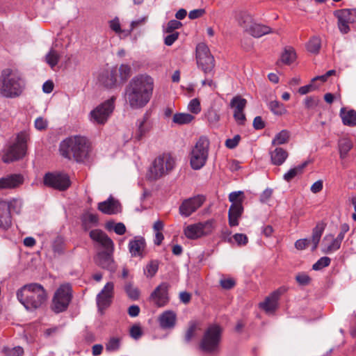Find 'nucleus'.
Masks as SVG:
<instances>
[{
	"instance_id": "obj_25",
	"label": "nucleus",
	"mask_w": 356,
	"mask_h": 356,
	"mask_svg": "<svg viewBox=\"0 0 356 356\" xmlns=\"http://www.w3.org/2000/svg\"><path fill=\"white\" fill-rule=\"evenodd\" d=\"M146 243L141 237H135L129 243V250L132 257H143Z\"/></svg>"
},
{
	"instance_id": "obj_14",
	"label": "nucleus",
	"mask_w": 356,
	"mask_h": 356,
	"mask_svg": "<svg viewBox=\"0 0 356 356\" xmlns=\"http://www.w3.org/2000/svg\"><path fill=\"white\" fill-rule=\"evenodd\" d=\"M116 70L109 67L101 71L97 76L98 83L103 87L112 89L120 86L117 77Z\"/></svg>"
},
{
	"instance_id": "obj_1",
	"label": "nucleus",
	"mask_w": 356,
	"mask_h": 356,
	"mask_svg": "<svg viewBox=\"0 0 356 356\" xmlns=\"http://www.w3.org/2000/svg\"><path fill=\"white\" fill-rule=\"evenodd\" d=\"M154 79L147 74L134 76L125 88V99L133 109L145 107L150 101L154 90Z\"/></svg>"
},
{
	"instance_id": "obj_54",
	"label": "nucleus",
	"mask_w": 356,
	"mask_h": 356,
	"mask_svg": "<svg viewBox=\"0 0 356 356\" xmlns=\"http://www.w3.org/2000/svg\"><path fill=\"white\" fill-rule=\"evenodd\" d=\"M196 329V323L194 322L190 323L188 328L185 334V341L186 342H189L194 337Z\"/></svg>"
},
{
	"instance_id": "obj_9",
	"label": "nucleus",
	"mask_w": 356,
	"mask_h": 356,
	"mask_svg": "<svg viewBox=\"0 0 356 356\" xmlns=\"http://www.w3.org/2000/svg\"><path fill=\"white\" fill-rule=\"evenodd\" d=\"M115 100V97H112L92 110L89 113L90 122L98 125L104 124L113 112Z\"/></svg>"
},
{
	"instance_id": "obj_49",
	"label": "nucleus",
	"mask_w": 356,
	"mask_h": 356,
	"mask_svg": "<svg viewBox=\"0 0 356 356\" xmlns=\"http://www.w3.org/2000/svg\"><path fill=\"white\" fill-rule=\"evenodd\" d=\"M321 48V40L317 37L312 38L307 44V49L312 53L316 54Z\"/></svg>"
},
{
	"instance_id": "obj_2",
	"label": "nucleus",
	"mask_w": 356,
	"mask_h": 356,
	"mask_svg": "<svg viewBox=\"0 0 356 356\" xmlns=\"http://www.w3.org/2000/svg\"><path fill=\"white\" fill-rule=\"evenodd\" d=\"M17 298L27 310L40 308L47 300V293L38 283L24 285L17 291Z\"/></svg>"
},
{
	"instance_id": "obj_41",
	"label": "nucleus",
	"mask_w": 356,
	"mask_h": 356,
	"mask_svg": "<svg viewBox=\"0 0 356 356\" xmlns=\"http://www.w3.org/2000/svg\"><path fill=\"white\" fill-rule=\"evenodd\" d=\"M184 234L189 239H197L202 238L199 229L195 223L187 225L184 229Z\"/></svg>"
},
{
	"instance_id": "obj_51",
	"label": "nucleus",
	"mask_w": 356,
	"mask_h": 356,
	"mask_svg": "<svg viewBox=\"0 0 356 356\" xmlns=\"http://www.w3.org/2000/svg\"><path fill=\"white\" fill-rule=\"evenodd\" d=\"M331 259L327 257H323L319 259L312 266L314 270H319L330 265Z\"/></svg>"
},
{
	"instance_id": "obj_11",
	"label": "nucleus",
	"mask_w": 356,
	"mask_h": 356,
	"mask_svg": "<svg viewBox=\"0 0 356 356\" xmlns=\"http://www.w3.org/2000/svg\"><path fill=\"white\" fill-rule=\"evenodd\" d=\"M72 298V289L68 284H62L56 290L52 300V309L62 312L67 309Z\"/></svg>"
},
{
	"instance_id": "obj_58",
	"label": "nucleus",
	"mask_w": 356,
	"mask_h": 356,
	"mask_svg": "<svg viewBox=\"0 0 356 356\" xmlns=\"http://www.w3.org/2000/svg\"><path fill=\"white\" fill-rule=\"evenodd\" d=\"M147 17H143L137 20L132 21L131 23L130 29H128L129 31H130V34L134 29L145 25V24L147 22Z\"/></svg>"
},
{
	"instance_id": "obj_48",
	"label": "nucleus",
	"mask_w": 356,
	"mask_h": 356,
	"mask_svg": "<svg viewBox=\"0 0 356 356\" xmlns=\"http://www.w3.org/2000/svg\"><path fill=\"white\" fill-rule=\"evenodd\" d=\"M320 99L316 96H308L304 100V104L307 109H314L318 106Z\"/></svg>"
},
{
	"instance_id": "obj_55",
	"label": "nucleus",
	"mask_w": 356,
	"mask_h": 356,
	"mask_svg": "<svg viewBox=\"0 0 356 356\" xmlns=\"http://www.w3.org/2000/svg\"><path fill=\"white\" fill-rule=\"evenodd\" d=\"M34 126L37 130H45L48 127V121L42 117H38L35 120Z\"/></svg>"
},
{
	"instance_id": "obj_21",
	"label": "nucleus",
	"mask_w": 356,
	"mask_h": 356,
	"mask_svg": "<svg viewBox=\"0 0 356 356\" xmlns=\"http://www.w3.org/2000/svg\"><path fill=\"white\" fill-rule=\"evenodd\" d=\"M342 241L341 237H334L333 234H326L322 241V252L329 254L337 251L341 247Z\"/></svg>"
},
{
	"instance_id": "obj_16",
	"label": "nucleus",
	"mask_w": 356,
	"mask_h": 356,
	"mask_svg": "<svg viewBox=\"0 0 356 356\" xmlns=\"http://www.w3.org/2000/svg\"><path fill=\"white\" fill-rule=\"evenodd\" d=\"M287 291L285 286H281L273 291L265 300L259 303V307L266 313H273L277 307V301L280 297Z\"/></svg>"
},
{
	"instance_id": "obj_26",
	"label": "nucleus",
	"mask_w": 356,
	"mask_h": 356,
	"mask_svg": "<svg viewBox=\"0 0 356 356\" xmlns=\"http://www.w3.org/2000/svg\"><path fill=\"white\" fill-rule=\"evenodd\" d=\"M243 210L242 203H235L231 205L228 212L229 225L231 227L238 225V219L241 216Z\"/></svg>"
},
{
	"instance_id": "obj_56",
	"label": "nucleus",
	"mask_w": 356,
	"mask_h": 356,
	"mask_svg": "<svg viewBox=\"0 0 356 356\" xmlns=\"http://www.w3.org/2000/svg\"><path fill=\"white\" fill-rule=\"evenodd\" d=\"M125 291L128 296L133 300H136L139 296L138 290L130 284L125 286Z\"/></svg>"
},
{
	"instance_id": "obj_17",
	"label": "nucleus",
	"mask_w": 356,
	"mask_h": 356,
	"mask_svg": "<svg viewBox=\"0 0 356 356\" xmlns=\"http://www.w3.org/2000/svg\"><path fill=\"white\" fill-rule=\"evenodd\" d=\"M168 289L169 284L163 282L152 293L150 298L158 307H163L168 303L169 300Z\"/></svg>"
},
{
	"instance_id": "obj_52",
	"label": "nucleus",
	"mask_w": 356,
	"mask_h": 356,
	"mask_svg": "<svg viewBox=\"0 0 356 356\" xmlns=\"http://www.w3.org/2000/svg\"><path fill=\"white\" fill-rule=\"evenodd\" d=\"M296 280L300 286H307L311 282V277L305 273H299L296 275Z\"/></svg>"
},
{
	"instance_id": "obj_4",
	"label": "nucleus",
	"mask_w": 356,
	"mask_h": 356,
	"mask_svg": "<svg viewBox=\"0 0 356 356\" xmlns=\"http://www.w3.org/2000/svg\"><path fill=\"white\" fill-rule=\"evenodd\" d=\"M25 88V83L21 74L11 69L2 70L0 76V94L6 98L20 96Z\"/></svg>"
},
{
	"instance_id": "obj_35",
	"label": "nucleus",
	"mask_w": 356,
	"mask_h": 356,
	"mask_svg": "<svg viewBox=\"0 0 356 356\" xmlns=\"http://www.w3.org/2000/svg\"><path fill=\"white\" fill-rule=\"evenodd\" d=\"M338 147L340 158L343 159L347 156L349 151L352 149L353 143L351 140L348 138H342L339 140Z\"/></svg>"
},
{
	"instance_id": "obj_38",
	"label": "nucleus",
	"mask_w": 356,
	"mask_h": 356,
	"mask_svg": "<svg viewBox=\"0 0 356 356\" xmlns=\"http://www.w3.org/2000/svg\"><path fill=\"white\" fill-rule=\"evenodd\" d=\"M307 162H305L293 168L290 169L284 175V179L286 181H291L296 176L301 175L304 168L307 166Z\"/></svg>"
},
{
	"instance_id": "obj_7",
	"label": "nucleus",
	"mask_w": 356,
	"mask_h": 356,
	"mask_svg": "<svg viewBox=\"0 0 356 356\" xmlns=\"http://www.w3.org/2000/svg\"><path fill=\"white\" fill-rule=\"evenodd\" d=\"M175 159L169 154H163L156 157L149 168L147 177L151 180H156L169 174L175 167Z\"/></svg>"
},
{
	"instance_id": "obj_5",
	"label": "nucleus",
	"mask_w": 356,
	"mask_h": 356,
	"mask_svg": "<svg viewBox=\"0 0 356 356\" xmlns=\"http://www.w3.org/2000/svg\"><path fill=\"white\" fill-rule=\"evenodd\" d=\"M222 328L217 325H210L204 331L200 342V348L203 352L213 354L220 350Z\"/></svg>"
},
{
	"instance_id": "obj_6",
	"label": "nucleus",
	"mask_w": 356,
	"mask_h": 356,
	"mask_svg": "<svg viewBox=\"0 0 356 356\" xmlns=\"http://www.w3.org/2000/svg\"><path fill=\"white\" fill-rule=\"evenodd\" d=\"M30 139L29 134L26 131L19 132L14 144L3 151L2 161L8 163L24 157L27 150V142Z\"/></svg>"
},
{
	"instance_id": "obj_18",
	"label": "nucleus",
	"mask_w": 356,
	"mask_h": 356,
	"mask_svg": "<svg viewBox=\"0 0 356 356\" xmlns=\"http://www.w3.org/2000/svg\"><path fill=\"white\" fill-rule=\"evenodd\" d=\"M113 283L108 282L97 295V304L99 309L103 310L110 305L113 298Z\"/></svg>"
},
{
	"instance_id": "obj_27",
	"label": "nucleus",
	"mask_w": 356,
	"mask_h": 356,
	"mask_svg": "<svg viewBox=\"0 0 356 356\" xmlns=\"http://www.w3.org/2000/svg\"><path fill=\"white\" fill-rule=\"evenodd\" d=\"M176 320V314L172 311H165L162 313L159 318L160 326L163 329L174 327Z\"/></svg>"
},
{
	"instance_id": "obj_61",
	"label": "nucleus",
	"mask_w": 356,
	"mask_h": 356,
	"mask_svg": "<svg viewBox=\"0 0 356 356\" xmlns=\"http://www.w3.org/2000/svg\"><path fill=\"white\" fill-rule=\"evenodd\" d=\"M182 26V24L177 20L172 19L170 20L167 25L166 27V32L167 33H171L173 32L175 30L179 29Z\"/></svg>"
},
{
	"instance_id": "obj_22",
	"label": "nucleus",
	"mask_w": 356,
	"mask_h": 356,
	"mask_svg": "<svg viewBox=\"0 0 356 356\" xmlns=\"http://www.w3.org/2000/svg\"><path fill=\"white\" fill-rule=\"evenodd\" d=\"M90 237L100 244L106 250L113 252V242L103 231L92 230L90 232Z\"/></svg>"
},
{
	"instance_id": "obj_45",
	"label": "nucleus",
	"mask_w": 356,
	"mask_h": 356,
	"mask_svg": "<svg viewBox=\"0 0 356 356\" xmlns=\"http://www.w3.org/2000/svg\"><path fill=\"white\" fill-rule=\"evenodd\" d=\"M289 136V132L288 131L285 129L282 130L275 135V138L272 140V144L274 145L285 144L288 142Z\"/></svg>"
},
{
	"instance_id": "obj_43",
	"label": "nucleus",
	"mask_w": 356,
	"mask_h": 356,
	"mask_svg": "<svg viewBox=\"0 0 356 356\" xmlns=\"http://www.w3.org/2000/svg\"><path fill=\"white\" fill-rule=\"evenodd\" d=\"M296 58V53L292 48L285 49L282 54L280 60L286 65L292 63Z\"/></svg>"
},
{
	"instance_id": "obj_28",
	"label": "nucleus",
	"mask_w": 356,
	"mask_h": 356,
	"mask_svg": "<svg viewBox=\"0 0 356 356\" xmlns=\"http://www.w3.org/2000/svg\"><path fill=\"white\" fill-rule=\"evenodd\" d=\"M113 67L117 71L116 74L120 86L125 83L132 74V69L127 64H121L120 66H114Z\"/></svg>"
},
{
	"instance_id": "obj_29",
	"label": "nucleus",
	"mask_w": 356,
	"mask_h": 356,
	"mask_svg": "<svg viewBox=\"0 0 356 356\" xmlns=\"http://www.w3.org/2000/svg\"><path fill=\"white\" fill-rule=\"evenodd\" d=\"M246 31L254 38H260L273 32L270 27L257 23L252 24Z\"/></svg>"
},
{
	"instance_id": "obj_60",
	"label": "nucleus",
	"mask_w": 356,
	"mask_h": 356,
	"mask_svg": "<svg viewBox=\"0 0 356 356\" xmlns=\"http://www.w3.org/2000/svg\"><path fill=\"white\" fill-rule=\"evenodd\" d=\"M234 118L238 125H244L246 122V117L244 111H234Z\"/></svg>"
},
{
	"instance_id": "obj_23",
	"label": "nucleus",
	"mask_w": 356,
	"mask_h": 356,
	"mask_svg": "<svg viewBox=\"0 0 356 356\" xmlns=\"http://www.w3.org/2000/svg\"><path fill=\"white\" fill-rule=\"evenodd\" d=\"M24 182V177L20 174H11L0 178V190L13 189L19 187Z\"/></svg>"
},
{
	"instance_id": "obj_12",
	"label": "nucleus",
	"mask_w": 356,
	"mask_h": 356,
	"mask_svg": "<svg viewBox=\"0 0 356 356\" xmlns=\"http://www.w3.org/2000/svg\"><path fill=\"white\" fill-rule=\"evenodd\" d=\"M197 64L206 74L211 72L214 67V58L205 43H200L196 47Z\"/></svg>"
},
{
	"instance_id": "obj_44",
	"label": "nucleus",
	"mask_w": 356,
	"mask_h": 356,
	"mask_svg": "<svg viewBox=\"0 0 356 356\" xmlns=\"http://www.w3.org/2000/svg\"><path fill=\"white\" fill-rule=\"evenodd\" d=\"M60 57V56L57 51L54 49H51L45 56V60L51 68H54L58 64Z\"/></svg>"
},
{
	"instance_id": "obj_64",
	"label": "nucleus",
	"mask_w": 356,
	"mask_h": 356,
	"mask_svg": "<svg viewBox=\"0 0 356 356\" xmlns=\"http://www.w3.org/2000/svg\"><path fill=\"white\" fill-rule=\"evenodd\" d=\"M53 250L54 252L58 253V254L63 252L64 245L61 239L58 238L54 241L53 245Z\"/></svg>"
},
{
	"instance_id": "obj_40",
	"label": "nucleus",
	"mask_w": 356,
	"mask_h": 356,
	"mask_svg": "<svg viewBox=\"0 0 356 356\" xmlns=\"http://www.w3.org/2000/svg\"><path fill=\"white\" fill-rule=\"evenodd\" d=\"M247 101L241 96L234 97L230 102V106L234 111H244Z\"/></svg>"
},
{
	"instance_id": "obj_34",
	"label": "nucleus",
	"mask_w": 356,
	"mask_h": 356,
	"mask_svg": "<svg viewBox=\"0 0 356 356\" xmlns=\"http://www.w3.org/2000/svg\"><path fill=\"white\" fill-rule=\"evenodd\" d=\"M122 343V337H111L105 343V348L108 353H113L120 350Z\"/></svg>"
},
{
	"instance_id": "obj_20",
	"label": "nucleus",
	"mask_w": 356,
	"mask_h": 356,
	"mask_svg": "<svg viewBox=\"0 0 356 356\" xmlns=\"http://www.w3.org/2000/svg\"><path fill=\"white\" fill-rule=\"evenodd\" d=\"M113 252L104 250L99 252L95 257V263L100 267L110 271H115V264L112 257Z\"/></svg>"
},
{
	"instance_id": "obj_42",
	"label": "nucleus",
	"mask_w": 356,
	"mask_h": 356,
	"mask_svg": "<svg viewBox=\"0 0 356 356\" xmlns=\"http://www.w3.org/2000/svg\"><path fill=\"white\" fill-rule=\"evenodd\" d=\"M324 227L321 225H317L312 231V242L313 243L312 250L316 249L318 243L320 241L321 237L323 232Z\"/></svg>"
},
{
	"instance_id": "obj_50",
	"label": "nucleus",
	"mask_w": 356,
	"mask_h": 356,
	"mask_svg": "<svg viewBox=\"0 0 356 356\" xmlns=\"http://www.w3.org/2000/svg\"><path fill=\"white\" fill-rule=\"evenodd\" d=\"M206 118L211 124H216L220 120V115L217 111L210 108L206 113Z\"/></svg>"
},
{
	"instance_id": "obj_53",
	"label": "nucleus",
	"mask_w": 356,
	"mask_h": 356,
	"mask_svg": "<svg viewBox=\"0 0 356 356\" xmlns=\"http://www.w3.org/2000/svg\"><path fill=\"white\" fill-rule=\"evenodd\" d=\"M188 109L194 114H197L201 111L200 102L198 99H193L188 104Z\"/></svg>"
},
{
	"instance_id": "obj_46",
	"label": "nucleus",
	"mask_w": 356,
	"mask_h": 356,
	"mask_svg": "<svg viewBox=\"0 0 356 356\" xmlns=\"http://www.w3.org/2000/svg\"><path fill=\"white\" fill-rule=\"evenodd\" d=\"M268 107L275 115H281L286 111L284 104L276 100L271 101L268 104Z\"/></svg>"
},
{
	"instance_id": "obj_59",
	"label": "nucleus",
	"mask_w": 356,
	"mask_h": 356,
	"mask_svg": "<svg viewBox=\"0 0 356 356\" xmlns=\"http://www.w3.org/2000/svg\"><path fill=\"white\" fill-rule=\"evenodd\" d=\"M5 352L8 356H22L24 354V350L22 347L17 346L13 348H6Z\"/></svg>"
},
{
	"instance_id": "obj_13",
	"label": "nucleus",
	"mask_w": 356,
	"mask_h": 356,
	"mask_svg": "<svg viewBox=\"0 0 356 356\" xmlns=\"http://www.w3.org/2000/svg\"><path fill=\"white\" fill-rule=\"evenodd\" d=\"M44 184L59 191L66 190L70 185L69 177L60 173H47L44 177Z\"/></svg>"
},
{
	"instance_id": "obj_33",
	"label": "nucleus",
	"mask_w": 356,
	"mask_h": 356,
	"mask_svg": "<svg viewBox=\"0 0 356 356\" xmlns=\"http://www.w3.org/2000/svg\"><path fill=\"white\" fill-rule=\"evenodd\" d=\"M109 27L120 38H125L130 35V31L128 29H122L120 20L118 17L109 21Z\"/></svg>"
},
{
	"instance_id": "obj_32",
	"label": "nucleus",
	"mask_w": 356,
	"mask_h": 356,
	"mask_svg": "<svg viewBox=\"0 0 356 356\" xmlns=\"http://www.w3.org/2000/svg\"><path fill=\"white\" fill-rule=\"evenodd\" d=\"M202 237L211 234L216 227V221L213 219H209L204 222L195 223Z\"/></svg>"
},
{
	"instance_id": "obj_57",
	"label": "nucleus",
	"mask_w": 356,
	"mask_h": 356,
	"mask_svg": "<svg viewBox=\"0 0 356 356\" xmlns=\"http://www.w3.org/2000/svg\"><path fill=\"white\" fill-rule=\"evenodd\" d=\"M130 336L137 340L141 337L143 332L141 327L138 325H134L130 328Z\"/></svg>"
},
{
	"instance_id": "obj_37",
	"label": "nucleus",
	"mask_w": 356,
	"mask_h": 356,
	"mask_svg": "<svg viewBox=\"0 0 356 356\" xmlns=\"http://www.w3.org/2000/svg\"><path fill=\"white\" fill-rule=\"evenodd\" d=\"M194 116L189 113H175L172 118V122L179 125L187 124L194 120Z\"/></svg>"
},
{
	"instance_id": "obj_31",
	"label": "nucleus",
	"mask_w": 356,
	"mask_h": 356,
	"mask_svg": "<svg viewBox=\"0 0 356 356\" xmlns=\"http://www.w3.org/2000/svg\"><path fill=\"white\" fill-rule=\"evenodd\" d=\"M98 209L105 214L116 213L118 212L117 202L113 198H108L98 204Z\"/></svg>"
},
{
	"instance_id": "obj_62",
	"label": "nucleus",
	"mask_w": 356,
	"mask_h": 356,
	"mask_svg": "<svg viewBox=\"0 0 356 356\" xmlns=\"http://www.w3.org/2000/svg\"><path fill=\"white\" fill-rule=\"evenodd\" d=\"M241 140V137L239 135H236L233 138H228L225 141V145L229 149H234L236 147L239 141Z\"/></svg>"
},
{
	"instance_id": "obj_36",
	"label": "nucleus",
	"mask_w": 356,
	"mask_h": 356,
	"mask_svg": "<svg viewBox=\"0 0 356 356\" xmlns=\"http://www.w3.org/2000/svg\"><path fill=\"white\" fill-rule=\"evenodd\" d=\"M341 117L345 125L352 127L356 124V111L354 110L345 111L343 109H341Z\"/></svg>"
},
{
	"instance_id": "obj_19",
	"label": "nucleus",
	"mask_w": 356,
	"mask_h": 356,
	"mask_svg": "<svg viewBox=\"0 0 356 356\" xmlns=\"http://www.w3.org/2000/svg\"><path fill=\"white\" fill-rule=\"evenodd\" d=\"M335 16L338 19V26L342 33H347L350 31L349 24L354 22L353 12L348 9L337 10Z\"/></svg>"
},
{
	"instance_id": "obj_24",
	"label": "nucleus",
	"mask_w": 356,
	"mask_h": 356,
	"mask_svg": "<svg viewBox=\"0 0 356 356\" xmlns=\"http://www.w3.org/2000/svg\"><path fill=\"white\" fill-rule=\"evenodd\" d=\"M136 126L137 129L134 133V138L137 140H140L152 129V125L147 115L137 121Z\"/></svg>"
},
{
	"instance_id": "obj_47",
	"label": "nucleus",
	"mask_w": 356,
	"mask_h": 356,
	"mask_svg": "<svg viewBox=\"0 0 356 356\" xmlns=\"http://www.w3.org/2000/svg\"><path fill=\"white\" fill-rule=\"evenodd\" d=\"M159 269V261L156 260L151 261L147 264L144 272L147 277H152L156 273Z\"/></svg>"
},
{
	"instance_id": "obj_30",
	"label": "nucleus",
	"mask_w": 356,
	"mask_h": 356,
	"mask_svg": "<svg viewBox=\"0 0 356 356\" xmlns=\"http://www.w3.org/2000/svg\"><path fill=\"white\" fill-rule=\"evenodd\" d=\"M270 160L273 165H281L287 159L288 152L282 147H276L270 152Z\"/></svg>"
},
{
	"instance_id": "obj_10",
	"label": "nucleus",
	"mask_w": 356,
	"mask_h": 356,
	"mask_svg": "<svg viewBox=\"0 0 356 356\" xmlns=\"http://www.w3.org/2000/svg\"><path fill=\"white\" fill-rule=\"evenodd\" d=\"M22 207V202L17 199L10 200H0V228L3 229H8L12 223V217L10 211L13 210L16 213H19Z\"/></svg>"
},
{
	"instance_id": "obj_8",
	"label": "nucleus",
	"mask_w": 356,
	"mask_h": 356,
	"mask_svg": "<svg viewBox=\"0 0 356 356\" xmlns=\"http://www.w3.org/2000/svg\"><path fill=\"white\" fill-rule=\"evenodd\" d=\"M209 140L205 136H201L191 150L190 164L193 170H200L207 163L209 156Z\"/></svg>"
},
{
	"instance_id": "obj_3",
	"label": "nucleus",
	"mask_w": 356,
	"mask_h": 356,
	"mask_svg": "<svg viewBox=\"0 0 356 356\" xmlns=\"http://www.w3.org/2000/svg\"><path fill=\"white\" fill-rule=\"evenodd\" d=\"M90 148L88 140L81 136H74L63 140L60 145V152L63 156L78 162L83 161L89 154Z\"/></svg>"
},
{
	"instance_id": "obj_15",
	"label": "nucleus",
	"mask_w": 356,
	"mask_h": 356,
	"mask_svg": "<svg viewBox=\"0 0 356 356\" xmlns=\"http://www.w3.org/2000/svg\"><path fill=\"white\" fill-rule=\"evenodd\" d=\"M204 196L197 195L185 200L179 207V213L181 216L188 217L204 203Z\"/></svg>"
},
{
	"instance_id": "obj_63",
	"label": "nucleus",
	"mask_w": 356,
	"mask_h": 356,
	"mask_svg": "<svg viewBox=\"0 0 356 356\" xmlns=\"http://www.w3.org/2000/svg\"><path fill=\"white\" fill-rule=\"evenodd\" d=\"M179 37V33L178 32H171L170 34L168 35L164 40L165 44L167 46L172 45L177 39Z\"/></svg>"
},
{
	"instance_id": "obj_39",
	"label": "nucleus",
	"mask_w": 356,
	"mask_h": 356,
	"mask_svg": "<svg viewBox=\"0 0 356 356\" xmlns=\"http://www.w3.org/2000/svg\"><path fill=\"white\" fill-rule=\"evenodd\" d=\"M236 19L239 25L245 30L249 28L248 24L251 22V16L245 11L239 10L236 13Z\"/></svg>"
}]
</instances>
